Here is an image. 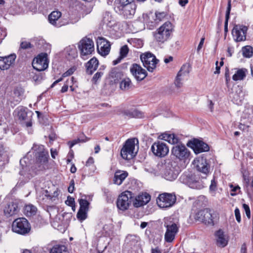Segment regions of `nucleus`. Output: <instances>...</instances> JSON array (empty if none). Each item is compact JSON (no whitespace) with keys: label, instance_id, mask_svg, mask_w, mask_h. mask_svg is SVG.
Returning a JSON list of instances; mask_svg holds the SVG:
<instances>
[{"label":"nucleus","instance_id":"28","mask_svg":"<svg viewBox=\"0 0 253 253\" xmlns=\"http://www.w3.org/2000/svg\"><path fill=\"white\" fill-rule=\"evenodd\" d=\"M99 64L98 60L95 58L93 57L86 64V72L89 75L92 73L97 69Z\"/></svg>","mask_w":253,"mask_h":253},{"label":"nucleus","instance_id":"32","mask_svg":"<svg viewBox=\"0 0 253 253\" xmlns=\"http://www.w3.org/2000/svg\"><path fill=\"white\" fill-rule=\"evenodd\" d=\"M49 253H67V248L63 245H55L50 249Z\"/></svg>","mask_w":253,"mask_h":253},{"label":"nucleus","instance_id":"7","mask_svg":"<svg viewBox=\"0 0 253 253\" xmlns=\"http://www.w3.org/2000/svg\"><path fill=\"white\" fill-rule=\"evenodd\" d=\"M213 211L209 209H205L196 212L194 218L197 221H201L206 224L213 225Z\"/></svg>","mask_w":253,"mask_h":253},{"label":"nucleus","instance_id":"61","mask_svg":"<svg viewBox=\"0 0 253 253\" xmlns=\"http://www.w3.org/2000/svg\"><path fill=\"white\" fill-rule=\"evenodd\" d=\"M204 41H205V38L203 37L201 39L200 42L198 46V47L197 49V52H199V51L202 48L203 44H204Z\"/></svg>","mask_w":253,"mask_h":253},{"label":"nucleus","instance_id":"48","mask_svg":"<svg viewBox=\"0 0 253 253\" xmlns=\"http://www.w3.org/2000/svg\"><path fill=\"white\" fill-rule=\"evenodd\" d=\"M129 49L127 45H123L120 50V56L124 58L126 57L128 52Z\"/></svg>","mask_w":253,"mask_h":253},{"label":"nucleus","instance_id":"34","mask_svg":"<svg viewBox=\"0 0 253 253\" xmlns=\"http://www.w3.org/2000/svg\"><path fill=\"white\" fill-rule=\"evenodd\" d=\"M19 173L20 175L24 176L26 179H30L36 174L33 171L31 172L26 166L22 167V169L20 171Z\"/></svg>","mask_w":253,"mask_h":253},{"label":"nucleus","instance_id":"11","mask_svg":"<svg viewBox=\"0 0 253 253\" xmlns=\"http://www.w3.org/2000/svg\"><path fill=\"white\" fill-rule=\"evenodd\" d=\"M132 198V193L128 191H126L122 193L118 197L117 206L118 209L122 211L127 210L130 203Z\"/></svg>","mask_w":253,"mask_h":253},{"label":"nucleus","instance_id":"18","mask_svg":"<svg viewBox=\"0 0 253 253\" xmlns=\"http://www.w3.org/2000/svg\"><path fill=\"white\" fill-rule=\"evenodd\" d=\"M178 173V170L172 166V164L168 163L166 165L162 174L166 179L172 181L177 178Z\"/></svg>","mask_w":253,"mask_h":253},{"label":"nucleus","instance_id":"27","mask_svg":"<svg viewBox=\"0 0 253 253\" xmlns=\"http://www.w3.org/2000/svg\"><path fill=\"white\" fill-rule=\"evenodd\" d=\"M18 211V204L15 203L11 202L5 206L4 209V214L6 216H12L15 214Z\"/></svg>","mask_w":253,"mask_h":253},{"label":"nucleus","instance_id":"55","mask_svg":"<svg viewBox=\"0 0 253 253\" xmlns=\"http://www.w3.org/2000/svg\"><path fill=\"white\" fill-rule=\"evenodd\" d=\"M75 70H76V69L74 67L71 68L68 71H67L66 72H65L63 74L62 77H66L67 76H69L72 75L74 72Z\"/></svg>","mask_w":253,"mask_h":253},{"label":"nucleus","instance_id":"21","mask_svg":"<svg viewBox=\"0 0 253 253\" xmlns=\"http://www.w3.org/2000/svg\"><path fill=\"white\" fill-rule=\"evenodd\" d=\"M16 56L15 54H10L7 56H0V69L7 70L14 64Z\"/></svg>","mask_w":253,"mask_h":253},{"label":"nucleus","instance_id":"36","mask_svg":"<svg viewBox=\"0 0 253 253\" xmlns=\"http://www.w3.org/2000/svg\"><path fill=\"white\" fill-rule=\"evenodd\" d=\"M132 86V83L129 78H125L121 82L120 84V88L123 90L129 89Z\"/></svg>","mask_w":253,"mask_h":253},{"label":"nucleus","instance_id":"8","mask_svg":"<svg viewBox=\"0 0 253 253\" xmlns=\"http://www.w3.org/2000/svg\"><path fill=\"white\" fill-rule=\"evenodd\" d=\"M140 59L145 68L149 72H152L156 67V64L158 63L155 56L150 52H145L141 54Z\"/></svg>","mask_w":253,"mask_h":253},{"label":"nucleus","instance_id":"64","mask_svg":"<svg viewBox=\"0 0 253 253\" xmlns=\"http://www.w3.org/2000/svg\"><path fill=\"white\" fill-rule=\"evenodd\" d=\"M94 163V160L92 157H89L87 161L86 162V166H89L93 164Z\"/></svg>","mask_w":253,"mask_h":253},{"label":"nucleus","instance_id":"33","mask_svg":"<svg viewBox=\"0 0 253 253\" xmlns=\"http://www.w3.org/2000/svg\"><path fill=\"white\" fill-rule=\"evenodd\" d=\"M37 208L32 205H26L24 208V214L27 216H31L36 214Z\"/></svg>","mask_w":253,"mask_h":253},{"label":"nucleus","instance_id":"15","mask_svg":"<svg viewBox=\"0 0 253 253\" xmlns=\"http://www.w3.org/2000/svg\"><path fill=\"white\" fill-rule=\"evenodd\" d=\"M24 90L20 86H17L13 89L10 96L8 98L7 101L11 103V105L15 106L18 104L23 98Z\"/></svg>","mask_w":253,"mask_h":253},{"label":"nucleus","instance_id":"39","mask_svg":"<svg viewBox=\"0 0 253 253\" xmlns=\"http://www.w3.org/2000/svg\"><path fill=\"white\" fill-rule=\"evenodd\" d=\"M35 156L37 157L38 161L41 164L46 163L48 161V158L49 157L47 151Z\"/></svg>","mask_w":253,"mask_h":253},{"label":"nucleus","instance_id":"59","mask_svg":"<svg viewBox=\"0 0 253 253\" xmlns=\"http://www.w3.org/2000/svg\"><path fill=\"white\" fill-rule=\"evenodd\" d=\"M74 190V181L73 180L70 182V186L68 187V192L69 193H73Z\"/></svg>","mask_w":253,"mask_h":253},{"label":"nucleus","instance_id":"51","mask_svg":"<svg viewBox=\"0 0 253 253\" xmlns=\"http://www.w3.org/2000/svg\"><path fill=\"white\" fill-rule=\"evenodd\" d=\"M183 80H184L180 78V77L176 76L174 82L175 86L178 88L181 87L182 86Z\"/></svg>","mask_w":253,"mask_h":253},{"label":"nucleus","instance_id":"31","mask_svg":"<svg viewBox=\"0 0 253 253\" xmlns=\"http://www.w3.org/2000/svg\"><path fill=\"white\" fill-rule=\"evenodd\" d=\"M247 70L245 68L238 69L232 77L235 81L243 80L246 77Z\"/></svg>","mask_w":253,"mask_h":253},{"label":"nucleus","instance_id":"10","mask_svg":"<svg viewBox=\"0 0 253 253\" xmlns=\"http://www.w3.org/2000/svg\"><path fill=\"white\" fill-rule=\"evenodd\" d=\"M171 154L176 159L185 161L188 158L190 152L184 145L177 143L173 146L171 149Z\"/></svg>","mask_w":253,"mask_h":253},{"label":"nucleus","instance_id":"41","mask_svg":"<svg viewBox=\"0 0 253 253\" xmlns=\"http://www.w3.org/2000/svg\"><path fill=\"white\" fill-rule=\"evenodd\" d=\"M32 150L35 153V155L40 154V153H42L46 151L44 149V146L42 145L35 144L32 147Z\"/></svg>","mask_w":253,"mask_h":253},{"label":"nucleus","instance_id":"5","mask_svg":"<svg viewBox=\"0 0 253 253\" xmlns=\"http://www.w3.org/2000/svg\"><path fill=\"white\" fill-rule=\"evenodd\" d=\"M12 231L21 235L29 233L31 227L28 220L24 217L16 219L12 223Z\"/></svg>","mask_w":253,"mask_h":253},{"label":"nucleus","instance_id":"40","mask_svg":"<svg viewBox=\"0 0 253 253\" xmlns=\"http://www.w3.org/2000/svg\"><path fill=\"white\" fill-rule=\"evenodd\" d=\"M231 0H229L228 2V6L226 12L225 21L224 23V30L225 32L227 31L228 21L229 18V15L231 10Z\"/></svg>","mask_w":253,"mask_h":253},{"label":"nucleus","instance_id":"24","mask_svg":"<svg viewBox=\"0 0 253 253\" xmlns=\"http://www.w3.org/2000/svg\"><path fill=\"white\" fill-rule=\"evenodd\" d=\"M150 196L145 193L137 196L133 202V205L136 208L140 207L147 204L150 200Z\"/></svg>","mask_w":253,"mask_h":253},{"label":"nucleus","instance_id":"4","mask_svg":"<svg viewBox=\"0 0 253 253\" xmlns=\"http://www.w3.org/2000/svg\"><path fill=\"white\" fill-rule=\"evenodd\" d=\"M136 142L138 143V141L135 138L128 139L126 141L121 151V155L124 159L129 160L135 156L134 149Z\"/></svg>","mask_w":253,"mask_h":253},{"label":"nucleus","instance_id":"37","mask_svg":"<svg viewBox=\"0 0 253 253\" xmlns=\"http://www.w3.org/2000/svg\"><path fill=\"white\" fill-rule=\"evenodd\" d=\"M3 162L2 164H0V166H2L3 164L8 162V156L4 151L3 146L0 144V163Z\"/></svg>","mask_w":253,"mask_h":253},{"label":"nucleus","instance_id":"30","mask_svg":"<svg viewBox=\"0 0 253 253\" xmlns=\"http://www.w3.org/2000/svg\"><path fill=\"white\" fill-rule=\"evenodd\" d=\"M61 16V13L58 11L52 12L48 16V20L50 23L56 27H60L61 24L57 22L59 18Z\"/></svg>","mask_w":253,"mask_h":253},{"label":"nucleus","instance_id":"44","mask_svg":"<svg viewBox=\"0 0 253 253\" xmlns=\"http://www.w3.org/2000/svg\"><path fill=\"white\" fill-rule=\"evenodd\" d=\"M66 50L69 57L74 58L77 56V52L75 48L69 46L67 47Z\"/></svg>","mask_w":253,"mask_h":253},{"label":"nucleus","instance_id":"2","mask_svg":"<svg viewBox=\"0 0 253 253\" xmlns=\"http://www.w3.org/2000/svg\"><path fill=\"white\" fill-rule=\"evenodd\" d=\"M172 30V24L169 21L165 22L157 30L154 34L155 40L159 44L164 43L169 39Z\"/></svg>","mask_w":253,"mask_h":253},{"label":"nucleus","instance_id":"26","mask_svg":"<svg viewBox=\"0 0 253 253\" xmlns=\"http://www.w3.org/2000/svg\"><path fill=\"white\" fill-rule=\"evenodd\" d=\"M128 176V173L126 171L118 170L114 174L113 179L114 183L118 185H121L123 181Z\"/></svg>","mask_w":253,"mask_h":253},{"label":"nucleus","instance_id":"12","mask_svg":"<svg viewBox=\"0 0 253 253\" xmlns=\"http://www.w3.org/2000/svg\"><path fill=\"white\" fill-rule=\"evenodd\" d=\"M151 150L155 156L160 158L164 157L169 152V149L167 145L159 141L153 144Z\"/></svg>","mask_w":253,"mask_h":253},{"label":"nucleus","instance_id":"53","mask_svg":"<svg viewBox=\"0 0 253 253\" xmlns=\"http://www.w3.org/2000/svg\"><path fill=\"white\" fill-rule=\"evenodd\" d=\"M217 189V184L216 182L215 181L214 179H213L211 180V183L210 186V190L211 191H215Z\"/></svg>","mask_w":253,"mask_h":253},{"label":"nucleus","instance_id":"42","mask_svg":"<svg viewBox=\"0 0 253 253\" xmlns=\"http://www.w3.org/2000/svg\"><path fill=\"white\" fill-rule=\"evenodd\" d=\"M113 20V18L110 12H106L104 13L103 15V21L104 23L109 25L111 23Z\"/></svg>","mask_w":253,"mask_h":253},{"label":"nucleus","instance_id":"45","mask_svg":"<svg viewBox=\"0 0 253 253\" xmlns=\"http://www.w3.org/2000/svg\"><path fill=\"white\" fill-rule=\"evenodd\" d=\"M87 211L80 209L77 214L78 219L81 221L84 220L87 217Z\"/></svg>","mask_w":253,"mask_h":253},{"label":"nucleus","instance_id":"20","mask_svg":"<svg viewBox=\"0 0 253 253\" xmlns=\"http://www.w3.org/2000/svg\"><path fill=\"white\" fill-rule=\"evenodd\" d=\"M15 112L17 113L19 119L23 121V123L27 127H31L32 126V116H28L26 108L23 107H18Z\"/></svg>","mask_w":253,"mask_h":253},{"label":"nucleus","instance_id":"46","mask_svg":"<svg viewBox=\"0 0 253 253\" xmlns=\"http://www.w3.org/2000/svg\"><path fill=\"white\" fill-rule=\"evenodd\" d=\"M167 15V13L165 12H155V16L156 18L155 19V21L156 22H159L160 21H162L166 17Z\"/></svg>","mask_w":253,"mask_h":253},{"label":"nucleus","instance_id":"16","mask_svg":"<svg viewBox=\"0 0 253 253\" xmlns=\"http://www.w3.org/2000/svg\"><path fill=\"white\" fill-rule=\"evenodd\" d=\"M247 30L248 28L245 26L235 25L232 30L234 40L237 42L245 41Z\"/></svg>","mask_w":253,"mask_h":253},{"label":"nucleus","instance_id":"56","mask_svg":"<svg viewBox=\"0 0 253 253\" xmlns=\"http://www.w3.org/2000/svg\"><path fill=\"white\" fill-rule=\"evenodd\" d=\"M6 36V32L5 29L0 28V43Z\"/></svg>","mask_w":253,"mask_h":253},{"label":"nucleus","instance_id":"57","mask_svg":"<svg viewBox=\"0 0 253 253\" xmlns=\"http://www.w3.org/2000/svg\"><path fill=\"white\" fill-rule=\"evenodd\" d=\"M103 73L102 72H97L93 76L92 80L94 82H97V81L101 77V76L103 75Z\"/></svg>","mask_w":253,"mask_h":253},{"label":"nucleus","instance_id":"47","mask_svg":"<svg viewBox=\"0 0 253 253\" xmlns=\"http://www.w3.org/2000/svg\"><path fill=\"white\" fill-rule=\"evenodd\" d=\"M79 203L80 204V209L82 210H84L86 211L88 210V208L89 206L88 202L85 199H80L79 200Z\"/></svg>","mask_w":253,"mask_h":253},{"label":"nucleus","instance_id":"60","mask_svg":"<svg viewBox=\"0 0 253 253\" xmlns=\"http://www.w3.org/2000/svg\"><path fill=\"white\" fill-rule=\"evenodd\" d=\"M245 209L246 214L248 218H250V210L249 206L246 204L243 205Z\"/></svg>","mask_w":253,"mask_h":253},{"label":"nucleus","instance_id":"22","mask_svg":"<svg viewBox=\"0 0 253 253\" xmlns=\"http://www.w3.org/2000/svg\"><path fill=\"white\" fill-rule=\"evenodd\" d=\"M180 180L182 183L192 188H197L199 186L198 181L196 180L195 176L192 175L184 174L180 176Z\"/></svg>","mask_w":253,"mask_h":253},{"label":"nucleus","instance_id":"17","mask_svg":"<svg viewBox=\"0 0 253 253\" xmlns=\"http://www.w3.org/2000/svg\"><path fill=\"white\" fill-rule=\"evenodd\" d=\"M193 164L199 171L206 175L209 173L210 169V165L207 163V160L203 157L195 159Z\"/></svg>","mask_w":253,"mask_h":253},{"label":"nucleus","instance_id":"50","mask_svg":"<svg viewBox=\"0 0 253 253\" xmlns=\"http://www.w3.org/2000/svg\"><path fill=\"white\" fill-rule=\"evenodd\" d=\"M32 47V45L29 42H28L26 41H23V42H22L20 43V48H21V49H27L31 48Z\"/></svg>","mask_w":253,"mask_h":253},{"label":"nucleus","instance_id":"19","mask_svg":"<svg viewBox=\"0 0 253 253\" xmlns=\"http://www.w3.org/2000/svg\"><path fill=\"white\" fill-rule=\"evenodd\" d=\"M130 71L137 81H142L147 76L146 71L140 65L137 64H133L130 68Z\"/></svg>","mask_w":253,"mask_h":253},{"label":"nucleus","instance_id":"58","mask_svg":"<svg viewBox=\"0 0 253 253\" xmlns=\"http://www.w3.org/2000/svg\"><path fill=\"white\" fill-rule=\"evenodd\" d=\"M58 190H56V191H54L52 195H47V196L49 197V199H51V200L54 201L58 197Z\"/></svg>","mask_w":253,"mask_h":253},{"label":"nucleus","instance_id":"52","mask_svg":"<svg viewBox=\"0 0 253 253\" xmlns=\"http://www.w3.org/2000/svg\"><path fill=\"white\" fill-rule=\"evenodd\" d=\"M65 203L68 206H71L72 208L75 207V200L74 199L70 196H68L67 200L66 201Z\"/></svg>","mask_w":253,"mask_h":253},{"label":"nucleus","instance_id":"54","mask_svg":"<svg viewBox=\"0 0 253 253\" xmlns=\"http://www.w3.org/2000/svg\"><path fill=\"white\" fill-rule=\"evenodd\" d=\"M235 215L236 219L238 222L240 223L241 221V215L240 210L238 208H236L235 210Z\"/></svg>","mask_w":253,"mask_h":253},{"label":"nucleus","instance_id":"14","mask_svg":"<svg viewBox=\"0 0 253 253\" xmlns=\"http://www.w3.org/2000/svg\"><path fill=\"white\" fill-rule=\"evenodd\" d=\"M96 44L97 51L101 55L105 56L109 54L111 44L105 38L98 37L96 40Z\"/></svg>","mask_w":253,"mask_h":253},{"label":"nucleus","instance_id":"62","mask_svg":"<svg viewBox=\"0 0 253 253\" xmlns=\"http://www.w3.org/2000/svg\"><path fill=\"white\" fill-rule=\"evenodd\" d=\"M169 134L167 133H164L162 134L161 135H160L159 138L161 139L164 140L165 141H168V136Z\"/></svg>","mask_w":253,"mask_h":253},{"label":"nucleus","instance_id":"49","mask_svg":"<svg viewBox=\"0 0 253 253\" xmlns=\"http://www.w3.org/2000/svg\"><path fill=\"white\" fill-rule=\"evenodd\" d=\"M178 139L177 137L174 134H169L168 136V142L172 144H177L178 143Z\"/></svg>","mask_w":253,"mask_h":253},{"label":"nucleus","instance_id":"9","mask_svg":"<svg viewBox=\"0 0 253 253\" xmlns=\"http://www.w3.org/2000/svg\"><path fill=\"white\" fill-rule=\"evenodd\" d=\"M176 199L174 195L164 193L159 195L157 199V203L161 208H169L173 205Z\"/></svg>","mask_w":253,"mask_h":253},{"label":"nucleus","instance_id":"43","mask_svg":"<svg viewBox=\"0 0 253 253\" xmlns=\"http://www.w3.org/2000/svg\"><path fill=\"white\" fill-rule=\"evenodd\" d=\"M84 138H82L80 137V138H78L77 139L74 140L72 141L69 142V145L70 148H72L73 147L75 144L78 143L79 142H85L88 140H89V138H87L86 136L84 137Z\"/></svg>","mask_w":253,"mask_h":253},{"label":"nucleus","instance_id":"23","mask_svg":"<svg viewBox=\"0 0 253 253\" xmlns=\"http://www.w3.org/2000/svg\"><path fill=\"white\" fill-rule=\"evenodd\" d=\"M192 145V147L196 154L207 152L210 150V147L207 143L198 139H194Z\"/></svg>","mask_w":253,"mask_h":253},{"label":"nucleus","instance_id":"35","mask_svg":"<svg viewBox=\"0 0 253 253\" xmlns=\"http://www.w3.org/2000/svg\"><path fill=\"white\" fill-rule=\"evenodd\" d=\"M189 73V65L185 64L183 65L181 67L179 71L178 72L177 76L180 78L184 80L187 77Z\"/></svg>","mask_w":253,"mask_h":253},{"label":"nucleus","instance_id":"6","mask_svg":"<svg viewBox=\"0 0 253 253\" xmlns=\"http://www.w3.org/2000/svg\"><path fill=\"white\" fill-rule=\"evenodd\" d=\"M164 226L166 228L165 234V241L167 243H171L174 240L179 230V226L172 221L165 222Z\"/></svg>","mask_w":253,"mask_h":253},{"label":"nucleus","instance_id":"38","mask_svg":"<svg viewBox=\"0 0 253 253\" xmlns=\"http://www.w3.org/2000/svg\"><path fill=\"white\" fill-rule=\"evenodd\" d=\"M243 55L247 58H250L253 55V47L250 45L244 46L242 48Z\"/></svg>","mask_w":253,"mask_h":253},{"label":"nucleus","instance_id":"13","mask_svg":"<svg viewBox=\"0 0 253 253\" xmlns=\"http://www.w3.org/2000/svg\"><path fill=\"white\" fill-rule=\"evenodd\" d=\"M32 66L38 71H42L46 69L48 66L47 54L41 53L35 58L32 62Z\"/></svg>","mask_w":253,"mask_h":253},{"label":"nucleus","instance_id":"29","mask_svg":"<svg viewBox=\"0 0 253 253\" xmlns=\"http://www.w3.org/2000/svg\"><path fill=\"white\" fill-rule=\"evenodd\" d=\"M217 245L221 247H225L228 243V241L225 237L224 232L221 230H218L216 233Z\"/></svg>","mask_w":253,"mask_h":253},{"label":"nucleus","instance_id":"3","mask_svg":"<svg viewBox=\"0 0 253 253\" xmlns=\"http://www.w3.org/2000/svg\"><path fill=\"white\" fill-rule=\"evenodd\" d=\"M80 56L84 60L88 58L89 56L94 52L93 41L87 37L83 38L78 43Z\"/></svg>","mask_w":253,"mask_h":253},{"label":"nucleus","instance_id":"25","mask_svg":"<svg viewBox=\"0 0 253 253\" xmlns=\"http://www.w3.org/2000/svg\"><path fill=\"white\" fill-rule=\"evenodd\" d=\"M122 114L128 119L132 118H142V113L134 108L125 109L122 111Z\"/></svg>","mask_w":253,"mask_h":253},{"label":"nucleus","instance_id":"63","mask_svg":"<svg viewBox=\"0 0 253 253\" xmlns=\"http://www.w3.org/2000/svg\"><path fill=\"white\" fill-rule=\"evenodd\" d=\"M4 98L3 97V95L1 94L0 96V112H1L3 108V103H4Z\"/></svg>","mask_w":253,"mask_h":253},{"label":"nucleus","instance_id":"1","mask_svg":"<svg viewBox=\"0 0 253 253\" xmlns=\"http://www.w3.org/2000/svg\"><path fill=\"white\" fill-rule=\"evenodd\" d=\"M135 4L130 0H115L114 10L125 18H132L135 14Z\"/></svg>","mask_w":253,"mask_h":253}]
</instances>
